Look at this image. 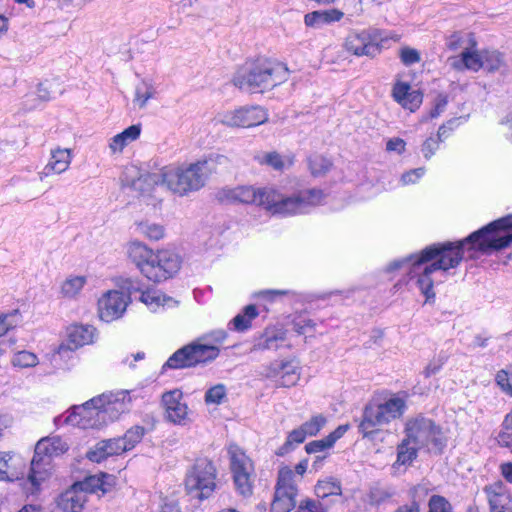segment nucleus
I'll list each match as a JSON object with an SVG mask.
<instances>
[{"mask_svg":"<svg viewBox=\"0 0 512 512\" xmlns=\"http://www.w3.org/2000/svg\"><path fill=\"white\" fill-rule=\"evenodd\" d=\"M325 195L319 189H306L288 195L274 186L255 187L239 185L224 187L217 192V199L226 204L257 205L267 213L276 216H294L308 213L324 201Z\"/></svg>","mask_w":512,"mask_h":512,"instance_id":"nucleus-2","label":"nucleus"},{"mask_svg":"<svg viewBox=\"0 0 512 512\" xmlns=\"http://www.w3.org/2000/svg\"><path fill=\"white\" fill-rule=\"evenodd\" d=\"M23 460L11 452H0V480L14 481L23 474Z\"/></svg>","mask_w":512,"mask_h":512,"instance_id":"nucleus-27","label":"nucleus"},{"mask_svg":"<svg viewBox=\"0 0 512 512\" xmlns=\"http://www.w3.org/2000/svg\"><path fill=\"white\" fill-rule=\"evenodd\" d=\"M406 438L418 447L440 449L444 444L443 433L431 419L416 416L407 421Z\"/></svg>","mask_w":512,"mask_h":512,"instance_id":"nucleus-12","label":"nucleus"},{"mask_svg":"<svg viewBox=\"0 0 512 512\" xmlns=\"http://www.w3.org/2000/svg\"><path fill=\"white\" fill-rule=\"evenodd\" d=\"M308 437L302 425L289 432L285 443L278 449L277 455L283 456L292 451L297 445L303 443Z\"/></svg>","mask_w":512,"mask_h":512,"instance_id":"nucleus-38","label":"nucleus"},{"mask_svg":"<svg viewBox=\"0 0 512 512\" xmlns=\"http://www.w3.org/2000/svg\"><path fill=\"white\" fill-rule=\"evenodd\" d=\"M125 251L129 260L135 264L140 273L143 275L154 253V250L149 248L144 243L134 240L126 244Z\"/></svg>","mask_w":512,"mask_h":512,"instance_id":"nucleus-28","label":"nucleus"},{"mask_svg":"<svg viewBox=\"0 0 512 512\" xmlns=\"http://www.w3.org/2000/svg\"><path fill=\"white\" fill-rule=\"evenodd\" d=\"M448 64L457 71L477 72L483 68V52H479L477 46H475L464 53L449 57Z\"/></svg>","mask_w":512,"mask_h":512,"instance_id":"nucleus-25","label":"nucleus"},{"mask_svg":"<svg viewBox=\"0 0 512 512\" xmlns=\"http://www.w3.org/2000/svg\"><path fill=\"white\" fill-rule=\"evenodd\" d=\"M73 159V151L69 148L56 147L51 149L50 157L44 168L38 173L39 179L67 171Z\"/></svg>","mask_w":512,"mask_h":512,"instance_id":"nucleus-22","label":"nucleus"},{"mask_svg":"<svg viewBox=\"0 0 512 512\" xmlns=\"http://www.w3.org/2000/svg\"><path fill=\"white\" fill-rule=\"evenodd\" d=\"M139 234L150 240H160L164 236V229L161 225L150 222H140L136 227Z\"/></svg>","mask_w":512,"mask_h":512,"instance_id":"nucleus-41","label":"nucleus"},{"mask_svg":"<svg viewBox=\"0 0 512 512\" xmlns=\"http://www.w3.org/2000/svg\"><path fill=\"white\" fill-rule=\"evenodd\" d=\"M154 95L155 88L151 83L144 80L136 88L134 101L139 105L140 108H142L146 105L149 99L154 97Z\"/></svg>","mask_w":512,"mask_h":512,"instance_id":"nucleus-44","label":"nucleus"},{"mask_svg":"<svg viewBox=\"0 0 512 512\" xmlns=\"http://www.w3.org/2000/svg\"><path fill=\"white\" fill-rule=\"evenodd\" d=\"M267 112L260 106H241L223 110L216 114V123L230 128H251L265 123Z\"/></svg>","mask_w":512,"mask_h":512,"instance_id":"nucleus-14","label":"nucleus"},{"mask_svg":"<svg viewBox=\"0 0 512 512\" xmlns=\"http://www.w3.org/2000/svg\"><path fill=\"white\" fill-rule=\"evenodd\" d=\"M327 418L323 414H315L309 420L302 424V427L308 437L317 435L326 425Z\"/></svg>","mask_w":512,"mask_h":512,"instance_id":"nucleus-43","label":"nucleus"},{"mask_svg":"<svg viewBox=\"0 0 512 512\" xmlns=\"http://www.w3.org/2000/svg\"><path fill=\"white\" fill-rule=\"evenodd\" d=\"M392 96L398 104L411 112L417 110L422 103V94L417 90H413L410 84L402 81L394 84Z\"/></svg>","mask_w":512,"mask_h":512,"instance_id":"nucleus-24","label":"nucleus"},{"mask_svg":"<svg viewBox=\"0 0 512 512\" xmlns=\"http://www.w3.org/2000/svg\"><path fill=\"white\" fill-rule=\"evenodd\" d=\"M255 161L260 165L268 166L276 171L288 169L293 159L290 156H282L278 152H258L254 156Z\"/></svg>","mask_w":512,"mask_h":512,"instance_id":"nucleus-34","label":"nucleus"},{"mask_svg":"<svg viewBox=\"0 0 512 512\" xmlns=\"http://www.w3.org/2000/svg\"><path fill=\"white\" fill-rule=\"evenodd\" d=\"M11 364L13 367L20 369L31 368L39 364V359L33 352L21 350L14 353Z\"/></svg>","mask_w":512,"mask_h":512,"instance_id":"nucleus-40","label":"nucleus"},{"mask_svg":"<svg viewBox=\"0 0 512 512\" xmlns=\"http://www.w3.org/2000/svg\"><path fill=\"white\" fill-rule=\"evenodd\" d=\"M87 458L96 463H100L109 457L106 450V444L103 441L98 442L93 448L87 452Z\"/></svg>","mask_w":512,"mask_h":512,"instance_id":"nucleus-52","label":"nucleus"},{"mask_svg":"<svg viewBox=\"0 0 512 512\" xmlns=\"http://www.w3.org/2000/svg\"><path fill=\"white\" fill-rule=\"evenodd\" d=\"M315 494L319 498H326L331 495H340V483L333 478L319 480L315 486Z\"/></svg>","mask_w":512,"mask_h":512,"instance_id":"nucleus-39","label":"nucleus"},{"mask_svg":"<svg viewBox=\"0 0 512 512\" xmlns=\"http://www.w3.org/2000/svg\"><path fill=\"white\" fill-rule=\"evenodd\" d=\"M420 449L417 445L413 444L412 441L405 438L397 447V459L394 463V468L399 469L400 467H404V469L411 465L412 462L417 457V451Z\"/></svg>","mask_w":512,"mask_h":512,"instance_id":"nucleus-36","label":"nucleus"},{"mask_svg":"<svg viewBox=\"0 0 512 512\" xmlns=\"http://www.w3.org/2000/svg\"><path fill=\"white\" fill-rule=\"evenodd\" d=\"M68 448V443L59 436L44 437L37 442L28 476V482L32 486L30 493L37 491L41 483L51 476L52 458L64 454Z\"/></svg>","mask_w":512,"mask_h":512,"instance_id":"nucleus-6","label":"nucleus"},{"mask_svg":"<svg viewBox=\"0 0 512 512\" xmlns=\"http://www.w3.org/2000/svg\"><path fill=\"white\" fill-rule=\"evenodd\" d=\"M220 353V349L212 344L203 343L200 339L177 350L165 362L162 369H181L192 367L200 363H206L215 360Z\"/></svg>","mask_w":512,"mask_h":512,"instance_id":"nucleus-8","label":"nucleus"},{"mask_svg":"<svg viewBox=\"0 0 512 512\" xmlns=\"http://www.w3.org/2000/svg\"><path fill=\"white\" fill-rule=\"evenodd\" d=\"M227 391L226 387L223 384H217L205 393V402L206 404H221L226 398Z\"/></svg>","mask_w":512,"mask_h":512,"instance_id":"nucleus-49","label":"nucleus"},{"mask_svg":"<svg viewBox=\"0 0 512 512\" xmlns=\"http://www.w3.org/2000/svg\"><path fill=\"white\" fill-rule=\"evenodd\" d=\"M87 501L86 491L75 483L60 495L58 506L65 512H81Z\"/></svg>","mask_w":512,"mask_h":512,"instance_id":"nucleus-26","label":"nucleus"},{"mask_svg":"<svg viewBox=\"0 0 512 512\" xmlns=\"http://www.w3.org/2000/svg\"><path fill=\"white\" fill-rule=\"evenodd\" d=\"M308 163L309 169L314 176L325 174L331 167L330 160L320 155L311 156Z\"/></svg>","mask_w":512,"mask_h":512,"instance_id":"nucleus-46","label":"nucleus"},{"mask_svg":"<svg viewBox=\"0 0 512 512\" xmlns=\"http://www.w3.org/2000/svg\"><path fill=\"white\" fill-rule=\"evenodd\" d=\"M446 358L445 356H437L430 360V362L426 365L423 370V375L426 378H429L435 374H437L445 364Z\"/></svg>","mask_w":512,"mask_h":512,"instance_id":"nucleus-55","label":"nucleus"},{"mask_svg":"<svg viewBox=\"0 0 512 512\" xmlns=\"http://www.w3.org/2000/svg\"><path fill=\"white\" fill-rule=\"evenodd\" d=\"M329 441L330 440L328 437H325L320 440L312 441V442L306 444L305 450L309 454L324 451L333 446V444L330 443Z\"/></svg>","mask_w":512,"mask_h":512,"instance_id":"nucleus-62","label":"nucleus"},{"mask_svg":"<svg viewBox=\"0 0 512 512\" xmlns=\"http://www.w3.org/2000/svg\"><path fill=\"white\" fill-rule=\"evenodd\" d=\"M132 399L131 391L119 390L98 395L94 397V402L98 404L106 425L128 412L131 408Z\"/></svg>","mask_w":512,"mask_h":512,"instance_id":"nucleus-16","label":"nucleus"},{"mask_svg":"<svg viewBox=\"0 0 512 512\" xmlns=\"http://www.w3.org/2000/svg\"><path fill=\"white\" fill-rule=\"evenodd\" d=\"M408 393L385 392L373 397L364 407L359 432L363 437H373L381 428L401 419L408 408Z\"/></svg>","mask_w":512,"mask_h":512,"instance_id":"nucleus-4","label":"nucleus"},{"mask_svg":"<svg viewBox=\"0 0 512 512\" xmlns=\"http://www.w3.org/2000/svg\"><path fill=\"white\" fill-rule=\"evenodd\" d=\"M144 436V429L140 426H135L129 429L121 439L127 451L133 449L137 443L141 441Z\"/></svg>","mask_w":512,"mask_h":512,"instance_id":"nucleus-50","label":"nucleus"},{"mask_svg":"<svg viewBox=\"0 0 512 512\" xmlns=\"http://www.w3.org/2000/svg\"><path fill=\"white\" fill-rule=\"evenodd\" d=\"M282 347H290L287 343V330L281 325L267 327L263 333L255 340L253 350L276 351Z\"/></svg>","mask_w":512,"mask_h":512,"instance_id":"nucleus-21","label":"nucleus"},{"mask_svg":"<svg viewBox=\"0 0 512 512\" xmlns=\"http://www.w3.org/2000/svg\"><path fill=\"white\" fill-rule=\"evenodd\" d=\"M289 69L280 62L258 61L239 70L233 83L239 89L251 93H263L287 81Z\"/></svg>","mask_w":512,"mask_h":512,"instance_id":"nucleus-5","label":"nucleus"},{"mask_svg":"<svg viewBox=\"0 0 512 512\" xmlns=\"http://www.w3.org/2000/svg\"><path fill=\"white\" fill-rule=\"evenodd\" d=\"M304 22L306 26L313 28H321L322 26L327 25L324 10L313 11L306 14Z\"/></svg>","mask_w":512,"mask_h":512,"instance_id":"nucleus-53","label":"nucleus"},{"mask_svg":"<svg viewBox=\"0 0 512 512\" xmlns=\"http://www.w3.org/2000/svg\"><path fill=\"white\" fill-rule=\"evenodd\" d=\"M141 134V125H131L109 140L108 147L112 154L121 153L130 143L136 141Z\"/></svg>","mask_w":512,"mask_h":512,"instance_id":"nucleus-32","label":"nucleus"},{"mask_svg":"<svg viewBox=\"0 0 512 512\" xmlns=\"http://www.w3.org/2000/svg\"><path fill=\"white\" fill-rule=\"evenodd\" d=\"M495 381L505 394L512 397V366L498 371Z\"/></svg>","mask_w":512,"mask_h":512,"instance_id":"nucleus-48","label":"nucleus"},{"mask_svg":"<svg viewBox=\"0 0 512 512\" xmlns=\"http://www.w3.org/2000/svg\"><path fill=\"white\" fill-rule=\"evenodd\" d=\"M425 174V169L420 167L416 169L409 170L402 174L401 183L403 185H411L417 183Z\"/></svg>","mask_w":512,"mask_h":512,"instance_id":"nucleus-59","label":"nucleus"},{"mask_svg":"<svg viewBox=\"0 0 512 512\" xmlns=\"http://www.w3.org/2000/svg\"><path fill=\"white\" fill-rule=\"evenodd\" d=\"M227 332L223 329L212 330L203 334L200 339L203 343L212 344L220 349V345L226 340Z\"/></svg>","mask_w":512,"mask_h":512,"instance_id":"nucleus-51","label":"nucleus"},{"mask_svg":"<svg viewBox=\"0 0 512 512\" xmlns=\"http://www.w3.org/2000/svg\"><path fill=\"white\" fill-rule=\"evenodd\" d=\"M260 373L266 378L277 379V385L281 387H292L300 379L299 366L292 361H275L264 366Z\"/></svg>","mask_w":512,"mask_h":512,"instance_id":"nucleus-20","label":"nucleus"},{"mask_svg":"<svg viewBox=\"0 0 512 512\" xmlns=\"http://www.w3.org/2000/svg\"><path fill=\"white\" fill-rule=\"evenodd\" d=\"M297 484L292 469L283 466L278 471V480L273 502L272 512H290L296 506Z\"/></svg>","mask_w":512,"mask_h":512,"instance_id":"nucleus-15","label":"nucleus"},{"mask_svg":"<svg viewBox=\"0 0 512 512\" xmlns=\"http://www.w3.org/2000/svg\"><path fill=\"white\" fill-rule=\"evenodd\" d=\"M64 422L81 429H96L105 425L101 410L94 398L68 411Z\"/></svg>","mask_w":512,"mask_h":512,"instance_id":"nucleus-17","label":"nucleus"},{"mask_svg":"<svg viewBox=\"0 0 512 512\" xmlns=\"http://www.w3.org/2000/svg\"><path fill=\"white\" fill-rule=\"evenodd\" d=\"M491 512H512V498L506 485L495 482L485 488Z\"/></svg>","mask_w":512,"mask_h":512,"instance_id":"nucleus-23","label":"nucleus"},{"mask_svg":"<svg viewBox=\"0 0 512 512\" xmlns=\"http://www.w3.org/2000/svg\"><path fill=\"white\" fill-rule=\"evenodd\" d=\"M324 13H325L327 24L338 22L344 16V13L342 11L338 10V9L324 10Z\"/></svg>","mask_w":512,"mask_h":512,"instance_id":"nucleus-64","label":"nucleus"},{"mask_svg":"<svg viewBox=\"0 0 512 512\" xmlns=\"http://www.w3.org/2000/svg\"><path fill=\"white\" fill-rule=\"evenodd\" d=\"M438 140L435 137H429L422 144L421 152L426 159H430L439 147Z\"/></svg>","mask_w":512,"mask_h":512,"instance_id":"nucleus-63","label":"nucleus"},{"mask_svg":"<svg viewBox=\"0 0 512 512\" xmlns=\"http://www.w3.org/2000/svg\"><path fill=\"white\" fill-rule=\"evenodd\" d=\"M138 171L129 168L124 172L122 185L135 192L138 196L150 195L157 185L162 186V168L158 173H147L137 176Z\"/></svg>","mask_w":512,"mask_h":512,"instance_id":"nucleus-18","label":"nucleus"},{"mask_svg":"<svg viewBox=\"0 0 512 512\" xmlns=\"http://www.w3.org/2000/svg\"><path fill=\"white\" fill-rule=\"evenodd\" d=\"M217 470L213 462L200 458L187 471L185 477L186 492L194 498H209L216 489Z\"/></svg>","mask_w":512,"mask_h":512,"instance_id":"nucleus-7","label":"nucleus"},{"mask_svg":"<svg viewBox=\"0 0 512 512\" xmlns=\"http://www.w3.org/2000/svg\"><path fill=\"white\" fill-rule=\"evenodd\" d=\"M139 300L152 312H157L161 308H170L177 305L176 300L166 296L162 291L157 289L142 291Z\"/></svg>","mask_w":512,"mask_h":512,"instance_id":"nucleus-31","label":"nucleus"},{"mask_svg":"<svg viewBox=\"0 0 512 512\" xmlns=\"http://www.w3.org/2000/svg\"><path fill=\"white\" fill-rule=\"evenodd\" d=\"M81 485L82 490L86 491L87 496L98 490L106 493L115 484V477L106 473H100L99 475H92L86 477L83 481L77 482Z\"/></svg>","mask_w":512,"mask_h":512,"instance_id":"nucleus-33","label":"nucleus"},{"mask_svg":"<svg viewBox=\"0 0 512 512\" xmlns=\"http://www.w3.org/2000/svg\"><path fill=\"white\" fill-rule=\"evenodd\" d=\"M258 316V311L255 305H247L243 311L237 314L229 323L232 329L238 332H243L251 327V322Z\"/></svg>","mask_w":512,"mask_h":512,"instance_id":"nucleus-37","label":"nucleus"},{"mask_svg":"<svg viewBox=\"0 0 512 512\" xmlns=\"http://www.w3.org/2000/svg\"><path fill=\"white\" fill-rule=\"evenodd\" d=\"M95 328L91 325L73 324L67 328V341L71 349L93 343Z\"/></svg>","mask_w":512,"mask_h":512,"instance_id":"nucleus-29","label":"nucleus"},{"mask_svg":"<svg viewBox=\"0 0 512 512\" xmlns=\"http://www.w3.org/2000/svg\"><path fill=\"white\" fill-rule=\"evenodd\" d=\"M18 312L14 311L8 314L0 315V337L5 335L12 327L15 326Z\"/></svg>","mask_w":512,"mask_h":512,"instance_id":"nucleus-60","label":"nucleus"},{"mask_svg":"<svg viewBox=\"0 0 512 512\" xmlns=\"http://www.w3.org/2000/svg\"><path fill=\"white\" fill-rule=\"evenodd\" d=\"M296 512H326V508L319 501L307 498L299 503Z\"/></svg>","mask_w":512,"mask_h":512,"instance_id":"nucleus-57","label":"nucleus"},{"mask_svg":"<svg viewBox=\"0 0 512 512\" xmlns=\"http://www.w3.org/2000/svg\"><path fill=\"white\" fill-rule=\"evenodd\" d=\"M406 150V142L399 137L390 138L386 142V151L389 153H396L401 155Z\"/></svg>","mask_w":512,"mask_h":512,"instance_id":"nucleus-61","label":"nucleus"},{"mask_svg":"<svg viewBox=\"0 0 512 512\" xmlns=\"http://www.w3.org/2000/svg\"><path fill=\"white\" fill-rule=\"evenodd\" d=\"M293 329L298 335H310L314 332L316 323L307 317L306 315L300 314L295 316L293 319Z\"/></svg>","mask_w":512,"mask_h":512,"instance_id":"nucleus-42","label":"nucleus"},{"mask_svg":"<svg viewBox=\"0 0 512 512\" xmlns=\"http://www.w3.org/2000/svg\"><path fill=\"white\" fill-rule=\"evenodd\" d=\"M229 163L225 155L211 153L194 162H178L162 167V186L178 197H188L203 189L218 166Z\"/></svg>","mask_w":512,"mask_h":512,"instance_id":"nucleus-3","label":"nucleus"},{"mask_svg":"<svg viewBox=\"0 0 512 512\" xmlns=\"http://www.w3.org/2000/svg\"><path fill=\"white\" fill-rule=\"evenodd\" d=\"M182 262L180 254L173 249L156 250L143 276L157 283L165 281L179 272Z\"/></svg>","mask_w":512,"mask_h":512,"instance_id":"nucleus-13","label":"nucleus"},{"mask_svg":"<svg viewBox=\"0 0 512 512\" xmlns=\"http://www.w3.org/2000/svg\"><path fill=\"white\" fill-rule=\"evenodd\" d=\"M383 31L377 28L351 31L345 39V49L356 56L374 57L378 55L389 40Z\"/></svg>","mask_w":512,"mask_h":512,"instance_id":"nucleus-9","label":"nucleus"},{"mask_svg":"<svg viewBox=\"0 0 512 512\" xmlns=\"http://www.w3.org/2000/svg\"><path fill=\"white\" fill-rule=\"evenodd\" d=\"M399 56L402 63L406 66L418 63L421 59L419 52L416 49L410 47L402 48L400 50Z\"/></svg>","mask_w":512,"mask_h":512,"instance_id":"nucleus-56","label":"nucleus"},{"mask_svg":"<svg viewBox=\"0 0 512 512\" xmlns=\"http://www.w3.org/2000/svg\"><path fill=\"white\" fill-rule=\"evenodd\" d=\"M429 512H452V508L445 498L434 495L429 500Z\"/></svg>","mask_w":512,"mask_h":512,"instance_id":"nucleus-54","label":"nucleus"},{"mask_svg":"<svg viewBox=\"0 0 512 512\" xmlns=\"http://www.w3.org/2000/svg\"><path fill=\"white\" fill-rule=\"evenodd\" d=\"M162 405L167 421L175 425H186L190 421L188 406L179 389L165 392L162 395Z\"/></svg>","mask_w":512,"mask_h":512,"instance_id":"nucleus-19","label":"nucleus"},{"mask_svg":"<svg viewBox=\"0 0 512 512\" xmlns=\"http://www.w3.org/2000/svg\"><path fill=\"white\" fill-rule=\"evenodd\" d=\"M87 282L88 277L86 275L70 274L61 282L59 294L64 299L77 300Z\"/></svg>","mask_w":512,"mask_h":512,"instance_id":"nucleus-30","label":"nucleus"},{"mask_svg":"<svg viewBox=\"0 0 512 512\" xmlns=\"http://www.w3.org/2000/svg\"><path fill=\"white\" fill-rule=\"evenodd\" d=\"M445 45L450 51L464 53L477 46V42L472 33L457 31L446 37Z\"/></svg>","mask_w":512,"mask_h":512,"instance_id":"nucleus-35","label":"nucleus"},{"mask_svg":"<svg viewBox=\"0 0 512 512\" xmlns=\"http://www.w3.org/2000/svg\"><path fill=\"white\" fill-rule=\"evenodd\" d=\"M104 444H106V450L108 452L109 457L120 455L126 452L125 444H123V440L121 438H114L103 440Z\"/></svg>","mask_w":512,"mask_h":512,"instance_id":"nucleus-58","label":"nucleus"},{"mask_svg":"<svg viewBox=\"0 0 512 512\" xmlns=\"http://www.w3.org/2000/svg\"><path fill=\"white\" fill-rule=\"evenodd\" d=\"M228 455L236 490L244 497L251 496L254 481V464L252 460L235 444L229 445Z\"/></svg>","mask_w":512,"mask_h":512,"instance_id":"nucleus-10","label":"nucleus"},{"mask_svg":"<svg viewBox=\"0 0 512 512\" xmlns=\"http://www.w3.org/2000/svg\"><path fill=\"white\" fill-rule=\"evenodd\" d=\"M503 55L498 51H483V68L488 71L498 70L503 65Z\"/></svg>","mask_w":512,"mask_h":512,"instance_id":"nucleus-47","label":"nucleus"},{"mask_svg":"<svg viewBox=\"0 0 512 512\" xmlns=\"http://www.w3.org/2000/svg\"><path fill=\"white\" fill-rule=\"evenodd\" d=\"M497 442L503 447H510L512 445V410L503 420L502 430L497 436Z\"/></svg>","mask_w":512,"mask_h":512,"instance_id":"nucleus-45","label":"nucleus"},{"mask_svg":"<svg viewBox=\"0 0 512 512\" xmlns=\"http://www.w3.org/2000/svg\"><path fill=\"white\" fill-rule=\"evenodd\" d=\"M512 214L491 222L465 239L429 245L407 257L392 261L387 272L400 271L404 279L395 288L413 283L425 297L426 302L435 299L434 285L442 283L465 258H475L477 252L503 249L512 242Z\"/></svg>","mask_w":512,"mask_h":512,"instance_id":"nucleus-1","label":"nucleus"},{"mask_svg":"<svg viewBox=\"0 0 512 512\" xmlns=\"http://www.w3.org/2000/svg\"><path fill=\"white\" fill-rule=\"evenodd\" d=\"M128 293L112 289L104 292L97 301V313L99 318L107 323L122 318L131 302L130 294L137 289L133 286V281L127 279L125 286Z\"/></svg>","mask_w":512,"mask_h":512,"instance_id":"nucleus-11","label":"nucleus"}]
</instances>
